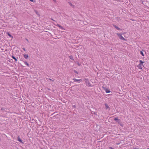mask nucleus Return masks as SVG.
<instances>
[{"label":"nucleus","mask_w":149,"mask_h":149,"mask_svg":"<svg viewBox=\"0 0 149 149\" xmlns=\"http://www.w3.org/2000/svg\"><path fill=\"white\" fill-rule=\"evenodd\" d=\"M56 26H57L58 27H59V28L61 29H63V27L61 26L59 24H57Z\"/></svg>","instance_id":"11"},{"label":"nucleus","mask_w":149,"mask_h":149,"mask_svg":"<svg viewBox=\"0 0 149 149\" xmlns=\"http://www.w3.org/2000/svg\"><path fill=\"white\" fill-rule=\"evenodd\" d=\"M139 62L140 64H139L138 67L139 69L141 70L142 69V66H143V63H144V62H143L141 60H140Z\"/></svg>","instance_id":"2"},{"label":"nucleus","mask_w":149,"mask_h":149,"mask_svg":"<svg viewBox=\"0 0 149 149\" xmlns=\"http://www.w3.org/2000/svg\"><path fill=\"white\" fill-rule=\"evenodd\" d=\"M23 49L24 50V51H26L25 49L24 48H23Z\"/></svg>","instance_id":"21"},{"label":"nucleus","mask_w":149,"mask_h":149,"mask_svg":"<svg viewBox=\"0 0 149 149\" xmlns=\"http://www.w3.org/2000/svg\"><path fill=\"white\" fill-rule=\"evenodd\" d=\"M114 27L118 30H120V29L115 25H113Z\"/></svg>","instance_id":"14"},{"label":"nucleus","mask_w":149,"mask_h":149,"mask_svg":"<svg viewBox=\"0 0 149 149\" xmlns=\"http://www.w3.org/2000/svg\"><path fill=\"white\" fill-rule=\"evenodd\" d=\"M30 1H32V2H33V0H29Z\"/></svg>","instance_id":"23"},{"label":"nucleus","mask_w":149,"mask_h":149,"mask_svg":"<svg viewBox=\"0 0 149 149\" xmlns=\"http://www.w3.org/2000/svg\"><path fill=\"white\" fill-rule=\"evenodd\" d=\"M68 3L72 7L74 8V6L70 2H69Z\"/></svg>","instance_id":"9"},{"label":"nucleus","mask_w":149,"mask_h":149,"mask_svg":"<svg viewBox=\"0 0 149 149\" xmlns=\"http://www.w3.org/2000/svg\"><path fill=\"white\" fill-rule=\"evenodd\" d=\"M17 140L19 142L21 143H22V140L21 139L19 136H18L17 137Z\"/></svg>","instance_id":"8"},{"label":"nucleus","mask_w":149,"mask_h":149,"mask_svg":"<svg viewBox=\"0 0 149 149\" xmlns=\"http://www.w3.org/2000/svg\"><path fill=\"white\" fill-rule=\"evenodd\" d=\"M133 149H138V148H134Z\"/></svg>","instance_id":"25"},{"label":"nucleus","mask_w":149,"mask_h":149,"mask_svg":"<svg viewBox=\"0 0 149 149\" xmlns=\"http://www.w3.org/2000/svg\"><path fill=\"white\" fill-rule=\"evenodd\" d=\"M24 56L26 59H28L29 58V56L28 54H24Z\"/></svg>","instance_id":"7"},{"label":"nucleus","mask_w":149,"mask_h":149,"mask_svg":"<svg viewBox=\"0 0 149 149\" xmlns=\"http://www.w3.org/2000/svg\"><path fill=\"white\" fill-rule=\"evenodd\" d=\"M85 83H86V85L87 86H88L89 87L91 86L90 83L88 80H87V79L85 80Z\"/></svg>","instance_id":"4"},{"label":"nucleus","mask_w":149,"mask_h":149,"mask_svg":"<svg viewBox=\"0 0 149 149\" xmlns=\"http://www.w3.org/2000/svg\"><path fill=\"white\" fill-rule=\"evenodd\" d=\"M52 19L53 20H54L53 19Z\"/></svg>","instance_id":"27"},{"label":"nucleus","mask_w":149,"mask_h":149,"mask_svg":"<svg viewBox=\"0 0 149 149\" xmlns=\"http://www.w3.org/2000/svg\"><path fill=\"white\" fill-rule=\"evenodd\" d=\"M114 120L115 121H116L118 124H120L122 126H123V125L121 124V122L120 120L118 119L117 118H115Z\"/></svg>","instance_id":"1"},{"label":"nucleus","mask_w":149,"mask_h":149,"mask_svg":"<svg viewBox=\"0 0 149 149\" xmlns=\"http://www.w3.org/2000/svg\"><path fill=\"white\" fill-rule=\"evenodd\" d=\"M105 91L107 93H109L110 92V91L107 89H106L105 90Z\"/></svg>","instance_id":"12"},{"label":"nucleus","mask_w":149,"mask_h":149,"mask_svg":"<svg viewBox=\"0 0 149 149\" xmlns=\"http://www.w3.org/2000/svg\"><path fill=\"white\" fill-rule=\"evenodd\" d=\"M26 40L27 42H29L28 40V39H27L26 38Z\"/></svg>","instance_id":"20"},{"label":"nucleus","mask_w":149,"mask_h":149,"mask_svg":"<svg viewBox=\"0 0 149 149\" xmlns=\"http://www.w3.org/2000/svg\"><path fill=\"white\" fill-rule=\"evenodd\" d=\"M148 100H149V98H148Z\"/></svg>","instance_id":"28"},{"label":"nucleus","mask_w":149,"mask_h":149,"mask_svg":"<svg viewBox=\"0 0 149 149\" xmlns=\"http://www.w3.org/2000/svg\"><path fill=\"white\" fill-rule=\"evenodd\" d=\"M24 62V63L25 64H26V65H27V66L28 67H29V64H28V63L26 62V61H23Z\"/></svg>","instance_id":"10"},{"label":"nucleus","mask_w":149,"mask_h":149,"mask_svg":"<svg viewBox=\"0 0 149 149\" xmlns=\"http://www.w3.org/2000/svg\"><path fill=\"white\" fill-rule=\"evenodd\" d=\"M110 148L111 149H114L112 147H110Z\"/></svg>","instance_id":"22"},{"label":"nucleus","mask_w":149,"mask_h":149,"mask_svg":"<svg viewBox=\"0 0 149 149\" xmlns=\"http://www.w3.org/2000/svg\"><path fill=\"white\" fill-rule=\"evenodd\" d=\"M12 58L15 60V62L17 61V59L14 56H12Z\"/></svg>","instance_id":"13"},{"label":"nucleus","mask_w":149,"mask_h":149,"mask_svg":"<svg viewBox=\"0 0 149 149\" xmlns=\"http://www.w3.org/2000/svg\"><path fill=\"white\" fill-rule=\"evenodd\" d=\"M49 79L50 80H51L52 82L54 81V80H52L50 79Z\"/></svg>","instance_id":"18"},{"label":"nucleus","mask_w":149,"mask_h":149,"mask_svg":"<svg viewBox=\"0 0 149 149\" xmlns=\"http://www.w3.org/2000/svg\"><path fill=\"white\" fill-rule=\"evenodd\" d=\"M72 80L73 81H72V82H79V81H82V80L81 79H76L75 78H74V79H72Z\"/></svg>","instance_id":"5"},{"label":"nucleus","mask_w":149,"mask_h":149,"mask_svg":"<svg viewBox=\"0 0 149 149\" xmlns=\"http://www.w3.org/2000/svg\"><path fill=\"white\" fill-rule=\"evenodd\" d=\"M105 109L106 110H110V108L108 105L107 104L105 103Z\"/></svg>","instance_id":"6"},{"label":"nucleus","mask_w":149,"mask_h":149,"mask_svg":"<svg viewBox=\"0 0 149 149\" xmlns=\"http://www.w3.org/2000/svg\"><path fill=\"white\" fill-rule=\"evenodd\" d=\"M140 54H141L143 56H144V54H143V52L141 51H140Z\"/></svg>","instance_id":"16"},{"label":"nucleus","mask_w":149,"mask_h":149,"mask_svg":"<svg viewBox=\"0 0 149 149\" xmlns=\"http://www.w3.org/2000/svg\"><path fill=\"white\" fill-rule=\"evenodd\" d=\"M69 58L71 60H73V57L72 56H69Z\"/></svg>","instance_id":"15"},{"label":"nucleus","mask_w":149,"mask_h":149,"mask_svg":"<svg viewBox=\"0 0 149 149\" xmlns=\"http://www.w3.org/2000/svg\"><path fill=\"white\" fill-rule=\"evenodd\" d=\"M74 72L77 74H78V72H77V71H74Z\"/></svg>","instance_id":"19"},{"label":"nucleus","mask_w":149,"mask_h":149,"mask_svg":"<svg viewBox=\"0 0 149 149\" xmlns=\"http://www.w3.org/2000/svg\"><path fill=\"white\" fill-rule=\"evenodd\" d=\"M53 1L54 2H56V0H53Z\"/></svg>","instance_id":"24"},{"label":"nucleus","mask_w":149,"mask_h":149,"mask_svg":"<svg viewBox=\"0 0 149 149\" xmlns=\"http://www.w3.org/2000/svg\"><path fill=\"white\" fill-rule=\"evenodd\" d=\"M1 110H3V109H1Z\"/></svg>","instance_id":"26"},{"label":"nucleus","mask_w":149,"mask_h":149,"mask_svg":"<svg viewBox=\"0 0 149 149\" xmlns=\"http://www.w3.org/2000/svg\"><path fill=\"white\" fill-rule=\"evenodd\" d=\"M116 34L118 36V37L120 39L124 40H125V38H123L120 33H116Z\"/></svg>","instance_id":"3"},{"label":"nucleus","mask_w":149,"mask_h":149,"mask_svg":"<svg viewBox=\"0 0 149 149\" xmlns=\"http://www.w3.org/2000/svg\"><path fill=\"white\" fill-rule=\"evenodd\" d=\"M8 35L10 37H11L12 36L9 33L8 34Z\"/></svg>","instance_id":"17"}]
</instances>
